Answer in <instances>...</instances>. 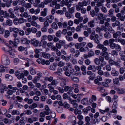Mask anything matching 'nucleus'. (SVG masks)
<instances>
[{
	"mask_svg": "<svg viewBox=\"0 0 125 125\" xmlns=\"http://www.w3.org/2000/svg\"><path fill=\"white\" fill-rule=\"evenodd\" d=\"M57 83L56 81L55 80H53L51 82L50 84H50L51 86V85H56Z\"/></svg>",
	"mask_w": 125,
	"mask_h": 125,
	"instance_id": "5fc2aeb1",
	"label": "nucleus"
},
{
	"mask_svg": "<svg viewBox=\"0 0 125 125\" xmlns=\"http://www.w3.org/2000/svg\"><path fill=\"white\" fill-rule=\"evenodd\" d=\"M10 33L8 30H6L5 32V34L4 35V37L5 38H7L9 36Z\"/></svg>",
	"mask_w": 125,
	"mask_h": 125,
	"instance_id": "c85d7f7f",
	"label": "nucleus"
},
{
	"mask_svg": "<svg viewBox=\"0 0 125 125\" xmlns=\"http://www.w3.org/2000/svg\"><path fill=\"white\" fill-rule=\"evenodd\" d=\"M117 41L118 42L121 43V44L123 45L125 44V40L122 39L121 38H118L117 39Z\"/></svg>",
	"mask_w": 125,
	"mask_h": 125,
	"instance_id": "412c9836",
	"label": "nucleus"
},
{
	"mask_svg": "<svg viewBox=\"0 0 125 125\" xmlns=\"http://www.w3.org/2000/svg\"><path fill=\"white\" fill-rule=\"evenodd\" d=\"M104 18V14L102 13H99L97 16V18L98 20L103 19Z\"/></svg>",
	"mask_w": 125,
	"mask_h": 125,
	"instance_id": "09e8293b",
	"label": "nucleus"
},
{
	"mask_svg": "<svg viewBox=\"0 0 125 125\" xmlns=\"http://www.w3.org/2000/svg\"><path fill=\"white\" fill-rule=\"evenodd\" d=\"M115 41V39L113 38L110 39L109 40V45L114 43V42Z\"/></svg>",
	"mask_w": 125,
	"mask_h": 125,
	"instance_id": "680f3d73",
	"label": "nucleus"
},
{
	"mask_svg": "<svg viewBox=\"0 0 125 125\" xmlns=\"http://www.w3.org/2000/svg\"><path fill=\"white\" fill-rule=\"evenodd\" d=\"M2 64L5 65H7L10 64V62L8 57L7 56H5L2 60Z\"/></svg>",
	"mask_w": 125,
	"mask_h": 125,
	"instance_id": "f03ea898",
	"label": "nucleus"
},
{
	"mask_svg": "<svg viewBox=\"0 0 125 125\" xmlns=\"http://www.w3.org/2000/svg\"><path fill=\"white\" fill-rule=\"evenodd\" d=\"M121 35V32L120 31H117L113 33V37L114 38L116 39L118 37H120Z\"/></svg>",
	"mask_w": 125,
	"mask_h": 125,
	"instance_id": "9b49d317",
	"label": "nucleus"
},
{
	"mask_svg": "<svg viewBox=\"0 0 125 125\" xmlns=\"http://www.w3.org/2000/svg\"><path fill=\"white\" fill-rule=\"evenodd\" d=\"M47 9L46 8H44V10L42 11L41 12V15L43 16H45L46 15V12L47 11Z\"/></svg>",
	"mask_w": 125,
	"mask_h": 125,
	"instance_id": "393cba45",
	"label": "nucleus"
},
{
	"mask_svg": "<svg viewBox=\"0 0 125 125\" xmlns=\"http://www.w3.org/2000/svg\"><path fill=\"white\" fill-rule=\"evenodd\" d=\"M34 51L35 53L34 55V57L36 58H38L39 57V51L36 49H35Z\"/></svg>",
	"mask_w": 125,
	"mask_h": 125,
	"instance_id": "5701e85b",
	"label": "nucleus"
},
{
	"mask_svg": "<svg viewBox=\"0 0 125 125\" xmlns=\"http://www.w3.org/2000/svg\"><path fill=\"white\" fill-rule=\"evenodd\" d=\"M7 24L9 26H11L12 24V21L10 19H8L6 21Z\"/></svg>",
	"mask_w": 125,
	"mask_h": 125,
	"instance_id": "7c9ffc66",
	"label": "nucleus"
},
{
	"mask_svg": "<svg viewBox=\"0 0 125 125\" xmlns=\"http://www.w3.org/2000/svg\"><path fill=\"white\" fill-rule=\"evenodd\" d=\"M99 114L98 112H96L94 115V117L95 119L94 120V121L95 122V121L96 120V121L97 120V118L99 116Z\"/></svg>",
	"mask_w": 125,
	"mask_h": 125,
	"instance_id": "c03bdc74",
	"label": "nucleus"
},
{
	"mask_svg": "<svg viewBox=\"0 0 125 125\" xmlns=\"http://www.w3.org/2000/svg\"><path fill=\"white\" fill-rule=\"evenodd\" d=\"M18 20L19 23L20 24H21L23 23L26 20L25 19H24L22 18H19V19H18Z\"/></svg>",
	"mask_w": 125,
	"mask_h": 125,
	"instance_id": "f704fd0d",
	"label": "nucleus"
},
{
	"mask_svg": "<svg viewBox=\"0 0 125 125\" xmlns=\"http://www.w3.org/2000/svg\"><path fill=\"white\" fill-rule=\"evenodd\" d=\"M64 3L65 5L67 6L69 3L68 1V0H66L65 1L63 0L60 3L61 5L62 6L64 5Z\"/></svg>",
	"mask_w": 125,
	"mask_h": 125,
	"instance_id": "f3484780",
	"label": "nucleus"
},
{
	"mask_svg": "<svg viewBox=\"0 0 125 125\" xmlns=\"http://www.w3.org/2000/svg\"><path fill=\"white\" fill-rule=\"evenodd\" d=\"M87 69L88 70H92L94 72H95L96 71V67L94 65H89Z\"/></svg>",
	"mask_w": 125,
	"mask_h": 125,
	"instance_id": "f8f14e48",
	"label": "nucleus"
},
{
	"mask_svg": "<svg viewBox=\"0 0 125 125\" xmlns=\"http://www.w3.org/2000/svg\"><path fill=\"white\" fill-rule=\"evenodd\" d=\"M101 10L104 13H106L107 11L106 8L104 6H102L101 7Z\"/></svg>",
	"mask_w": 125,
	"mask_h": 125,
	"instance_id": "0e129e2a",
	"label": "nucleus"
},
{
	"mask_svg": "<svg viewBox=\"0 0 125 125\" xmlns=\"http://www.w3.org/2000/svg\"><path fill=\"white\" fill-rule=\"evenodd\" d=\"M64 63L63 62L61 61L60 62L58 63V65L60 67H62L64 65Z\"/></svg>",
	"mask_w": 125,
	"mask_h": 125,
	"instance_id": "338daca9",
	"label": "nucleus"
},
{
	"mask_svg": "<svg viewBox=\"0 0 125 125\" xmlns=\"http://www.w3.org/2000/svg\"><path fill=\"white\" fill-rule=\"evenodd\" d=\"M106 70L107 71H110L111 70V67L109 64L106 65L105 66Z\"/></svg>",
	"mask_w": 125,
	"mask_h": 125,
	"instance_id": "bf43d9fd",
	"label": "nucleus"
},
{
	"mask_svg": "<svg viewBox=\"0 0 125 125\" xmlns=\"http://www.w3.org/2000/svg\"><path fill=\"white\" fill-rule=\"evenodd\" d=\"M63 106L65 108H68L70 107V105L66 102H65L63 104Z\"/></svg>",
	"mask_w": 125,
	"mask_h": 125,
	"instance_id": "a19ab883",
	"label": "nucleus"
},
{
	"mask_svg": "<svg viewBox=\"0 0 125 125\" xmlns=\"http://www.w3.org/2000/svg\"><path fill=\"white\" fill-rule=\"evenodd\" d=\"M105 2L104 0H100L97 3L96 5L98 6H101L103 5V3Z\"/></svg>",
	"mask_w": 125,
	"mask_h": 125,
	"instance_id": "6ab92c4d",
	"label": "nucleus"
},
{
	"mask_svg": "<svg viewBox=\"0 0 125 125\" xmlns=\"http://www.w3.org/2000/svg\"><path fill=\"white\" fill-rule=\"evenodd\" d=\"M47 20L50 23H52L54 19V17L52 15H50L46 17Z\"/></svg>",
	"mask_w": 125,
	"mask_h": 125,
	"instance_id": "9d476101",
	"label": "nucleus"
},
{
	"mask_svg": "<svg viewBox=\"0 0 125 125\" xmlns=\"http://www.w3.org/2000/svg\"><path fill=\"white\" fill-rule=\"evenodd\" d=\"M19 42V40L18 39L15 38L14 39V41L13 42V44L15 47H17L18 44Z\"/></svg>",
	"mask_w": 125,
	"mask_h": 125,
	"instance_id": "2eb2a0df",
	"label": "nucleus"
},
{
	"mask_svg": "<svg viewBox=\"0 0 125 125\" xmlns=\"http://www.w3.org/2000/svg\"><path fill=\"white\" fill-rule=\"evenodd\" d=\"M115 48L116 50V51L118 52L120 51L121 50V48L120 46L118 44H116Z\"/></svg>",
	"mask_w": 125,
	"mask_h": 125,
	"instance_id": "c756f323",
	"label": "nucleus"
},
{
	"mask_svg": "<svg viewBox=\"0 0 125 125\" xmlns=\"http://www.w3.org/2000/svg\"><path fill=\"white\" fill-rule=\"evenodd\" d=\"M30 42L31 44L36 47L38 46L39 42L38 41L36 40L35 38H34L31 40Z\"/></svg>",
	"mask_w": 125,
	"mask_h": 125,
	"instance_id": "20e7f679",
	"label": "nucleus"
},
{
	"mask_svg": "<svg viewBox=\"0 0 125 125\" xmlns=\"http://www.w3.org/2000/svg\"><path fill=\"white\" fill-rule=\"evenodd\" d=\"M38 73L37 75H38ZM39 80V76L38 75L37 76H35L34 78L32 80V81L34 83H36Z\"/></svg>",
	"mask_w": 125,
	"mask_h": 125,
	"instance_id": "cd10ccee",
	"label": "nucleus"
},
{
	"mask_svg": "<svg viewBox=\"0 0 125 125\" xmlns=\"http://www.w3.org/2000/svg\"><path fill=\"white\" fill-rule=\"evenodd\" d=\"M21 42L23 44L28 45L30 42V41L26 38H22L21 40Z\"/></svg>",
	"mask_w": 125,
	"mask_h": 125,
	"instance_id": "0eeeda50",
	"label": "nucleus"
},
{
	"mask_svg": "<svg viewBox=\"0 0 125 125\" xmlns=\"http://www.w3.org/2000/svg\"><path fill=\"white\" fill-rule=\"evenodd\" d=\"M114 10L112 9H111L109 11L108 15L110 16H112L113 14Z\"/></svg>",
	"mask_w": 125,
	"mask_h": 125,
	"instance_id": "72a5a7b5",
	"label": "nucleus"
},
{
	"mask_svg": "<svg viewBox=\"0 0 125 125\" xmlns=\"http://www.w3.org/2000/svg\"><path fill=\"white\" fill-rule=\"evenodd\" d=\"M47 42L44 40H41V42L40 43V46L42 45L43 47L45 48Z\"/></svg>",
	"mask_w": 125,
	"mask_h": 125,
	"instance_id": "dca6fc26",
	"label": "nucleus"
},
{
	"mask_svg": "<svg viewBox=\"0 0 125 125\" xmlns=\"http://www.w3.org/2000/svg\"><path fill=\"white\" fill-rule=\"evenodd\" d=\"M52 27L53 29H57L58 28V26L57 24L54 22L52 23Z\"/></svg>",
	"mask_w": 125,
	"mask_h": 125,
	"instance_id": "4c0bfd02",
	"label": "nucleus"
},
{
	"mask_svg": "<svg viewBox=\"0 0 125 125\" xmlns=\"http://www.w3.org/2000/svg\"><path fill=\"white\" fill-rule=\"evenodd\" d=\"M11 114L13 115H19L20 114L19 112L18 111L16 110H13Z\"/></svg>",
	"mask_w": 125,
	"mask_h": 125,
	"instance_id": "ea45409f",
	"label": "nucleus"
},
{
	"mask_svg": "<svg viewBox=\"0 0 125 125\" xmlns=\"http://www.w3.org/2000/svg\"><path fill=\"white\" fill-rule=\"evenodd\" d=\"M99 47V49L102 50L101 55L102 56H104L105 59L106 60H110V57L108 55V52H107V49L105 46H104L103 45L101 46H100Z\"/></svg>",
	"mask_w": 125,
	"mask_h": 125,
	"instance_id": "f257e3e1",
	"label": "nucleus"
},
{
	"mask_svg": "<svg viewBox=\"0 0 125 125\" xmlns=\"http://www.w3.org/2000/svg\"><path fill=\"white\" fill-rule=\"evenodd\" d=\"M74 7H72L68 9V11L71 14H72L74 12Z\"/></svg>",
	"mask_w": 125,
	"mask_h": 125,
	"instance_id": "603ef678",
	"label": "nucleus"
},
{
	"mask_svg": "<svg viewBox=\"0 0 125 125\" xmlns=\"http://www.w3.org/2000/svg\"><path fill=\"white\" fill-rule=\"evenodd\" d=\"M104 37L106 38H109L111 37V35L109 34V32H106L104 34Z\"/></svg>",
	"mask_w": 125,
	"mask_h": 125,
	"instance_id": "8fccbe9b",
	"label": "nucleus"
},
{
	"mask_svg": "<svg viewBox=\"0 0 125 125\" xmlns=\"http://www.w3.org/2000/svg\"><path fill=\"white\" fill-rule=\"evenodd\" d=\"M3 16L4 18L8 19L10 17V14L9 13H8L6 11H5L3 15Z\"/></svg>",
	"mask_w": 125,
	"mask_h": 125,
	"instance_id": "b1692460",
	"label": "nucleus"
},
{
	"mask_svg": "<svg viewBox=\"0 0 125 125\" xmlns=\"http://www.w3.org/2000/svg\"><path fill=\"white\" fill-rule=\"evenodd\" d=\"M114 83L115 84L119 85L120 84L119 83V80L118 78H115L113 79Z\"/></svg>",
	"mask_w": 125,
	"mask_h": 125,
	"instance_id": "bb28decb",
	"label": "nucleus"
},
{
	"mask_svg": "<svg viewBox=\"0 0 125 125\" xmlns=\"http://www.w3.org/2000/svg\"><path fill=\"white\" fill-rule=\"evenodd\" d=\"M66 84V83L65 81H62L60 83V86L62 87H64Z\"/></svg>",
	"mask_w": 125,
	"mask_h": 125,
	"instance_id": "e2e57ef3",
	"label": "nucleus"
},
{
	"mask_svg": "<svg viewBox=\"0 0 125 125\" xmlns=\"http://www.w3.org/2000/svg\"><path fill=\"white\" fill-rule=\"evenodd\" d=\"M73 87L72 88H71V90H70L68 91V92H67V94L71 96L72 95V94H73Z\"/></svg>",
	"mask_w": 125,
	"mask_h": 125,
	"instance_id": "13d9d810",
	"label": "nucleus"
},
{
	"mask_svg": "<svg viewBox=\"0 0 125 125\" xmlns=\"http://www.w3.org/2000/svg\"><path fill=\"white\" fill-rule=\"evenodd\" d=\"M114 89L117 91V93L119 94H122L125 93L124 90L122 88H117L116 87H114Z\"/></svg>",
	"mask_w": 125,
	"mask_h": 125,
	"instance_id": "423d86ee",
	"label": "nucleus"
},
{
	"mask_svg": "<svg viewBox=\"0 0 125 125\" xmlns=\"http://www.w3.org/2000/svg\"><path fill=\"white\" fill-rule=\"evenodd\" d=\"M42 56L44 58L48 59L50 57V55L48 53H46L45 52H42Z\"/></svg>",
	"mask_w": 125,
	"mask_h": 125,
	"instance_id": "aec40b11",
	"label": "nucleus"
},
{
	"mask_svg": "<svg viewBox=\"0 0 125 125\" xmlns=\"http://www.w3.org/2000/svg\"><path fill=\"white\" fill-rule=\"evenodd\" d=\"M66 16L68 19H70L72 17V15L70 14L68 12H66L65 13Z\"/></svg>",
	"mask_w": 125,
	"mask_h": 125,
	"instance_id": "de8ad7c7",
	"label": "nucleus"
},
{
	"mask_svg": "<svg viewBox=\"0 0 125 125\" xmlns=\"http://www.w3.org/2000/svg\"><path fill=\"white\" fill-rule=\"evenodd\" d=\"M77 101L75 100H73L70 103L73 104V107L74 108H77L78 106V104L76 103Z\"/></svg>",
	"mask_w": 125,
	"mask_h": 125,
	"instance_id": "ddd939ff",
	"label": "nucleus"
},
{
	"mask_svg": "<svg viewBox=\"0 0 125 125\" xmlns=\"http://www.w3.org/2000/svg\"><path fill=\"white\" fill-rule=\"evenodd\" d=\"M90 14L92 17H94L95 15L94 10H91L90 11Z\"/></svg>",
	"mask_w": 125,
	"mask_h": 125,
	"instance_id": "6e6d98bb",
	"label": "nucleus"
},
{
	"mask_svg": "<svg viewBox=\"0 0 125 125\" xmlns=\"http://www.w3.org/2000/svg\"><path fill=\"white\" fill-rule=\"evenodd\" d=\"M95 39H94V42L98 44V45L96 47V48H97L99 49V47H100V46H101V45H103H103L101 44H99L100 42L99 41L98 39V38H99V35L97 34H96L95 35Z\"/></svg>",
	"mask_w": 125,
	"mask_h": 125,
	"instance_id": "7ed1b4c3",
	"label": "nucleus"
},
{
	"mask_svg": "<svg viewBox=\"0 0 125 125\" xmlns=\"http://www.w3.org/2000/svg\"><path fill=\"white\" fill-rule=\"evenodd\" d=\"M109 64L111 65H115L118 67H120L119 64L117 62H115L112 59H110L108 61Z\"/></svg>",
	"mask_w": 125,
	"mask_h": 125,
	"instance_id": "39448f33",
	"label": "nucleus"
},
{
	"mask_svg": "<svg viewBox=\"0 0 125 125\" xmlns=\"http://www.w3.org/2000/svg\"><path fill=\"white\" fill-rule=\"evenodd\" d=\"M87 99L86 98H84L82 100L81 103L82 104H86L87 103Z\"/></svg>",
	"mask_w": 125,
	"mask_h": 125,
	"instance_id": "864d4df0",
	"label": "nucleus"
},
{
	"mask_svg": "<svg viewBox=\"0 0 125 125\" xmlns=\"http://www.w3.org/2000/svg\"><path fill=\"white\" fill-rule=\"evenodd\" d=\"M62 33L61 31L59 30L56 32L55 35L57 37L60 38L61 37Z\"/></svg>",
	"mask_w": 125,
	"mask_h": 125,
	"instance_id": "c9c22d12",
	"label": "nucleus"
},
{
	"mask_svg": "<svg viewBox=\"0 0 125 125\" xmlns=\"http://www.w3.org/2000/svg\"><path fill=\"white\" fill-rule=\"evenodd\" d=\"M24 76V73H21L17 77L19 79H20L23 77Z\"/></svg>",
	"mask_w": 125,
	"mask_h": 125,
	"instance_id": "a18cd8bd",
	"label": "nucleus"
},
{
	"mask_svg": "<svg viewBox=\"0 0 125 125\" xmlns=\"http://www.w3.org/2000/svg\"><path fill=\"white\" fill-rule=\"evenodd\" d=\"M73 87L71 86H65L64 87V90L65 92H67L70 90H71Z\"/></svg>",
	"mask_w": 125,
	"mask_h": 125,
	"instance_id": "49530a36",
	"label": "nucleus"
},
{
	"mask_svg": "<svg viewBox=\"0 0 125 125\" xmlns=\"http://www.w3.org/2000/svg\"><path fill=\"white\" fill-rule=\"evenodd\" d=\"M53 77L52 76L50 77H46L45 79L46 81L48 80V81L51 82L53 80Z\"/></svg>",
	"mask_w": 125,
	"mask_h": 125,
	"instance_id": "37998d69",
	"label": "nucleus"
},
{
	"mask_svg": "<svg viewBox=\"0 0 125 125\" xmlns=\"http://www.w3.org/2000/svg\"><path fill=\"white\" fill-rule=\"evenodd\" d=\"M55 45L58 49H60L61 48L62 46V45L60 43H59V42L56 43Z\"/></svg>",
	"mask_w": 125,
	"mask_h": 125,
	"instance_id": "774afa93",
	"label": "nucleus"
},
{
	"mask_svg": "<svg viewBox=\"0 0 125 125\" xmlns=\"http://www.w3.org/2000/svg\"><path fill=\"white\" fill-rule=\"evenodd\" d=\"M88 54L89 57H91L94 54V52L93 51L89 52L88 53Z\"/></svg>",
	"mask_w": 125,
	"mask_h": 125,
	"instance_id": "052dcab7",
	"label": "nucleus"
},
{
	"mask_svg": "<svg viewBox=\"0 0 125 125\" xmlns=\"http://www.w3.org/2000/svg\"><path fill=\"white\" fill-rule=\"evenodd\" d=\"M94 21H95L94 20L90 21L88 23V26L91 28L94 27Z\"/></svg>",
	"mask_w": 125,
	"mask_h": 125,
	"instance_id": "4468645a",
	"label": "nucleus"
},
{
	"mask_svg": "<svg viewBox=\"0 0 125 125\" xmlns=\"http://www.w3.org/2000/svg\"><path fill=\"white\" fill-rule=\"evenodd\" d=\"M111 54L114 56H117L118 55V52L115 50H113L111 52Z\"/></svg>",
	"mask_w": 125,
	"mask_h": 125,
	"instance_id": "473e14b6",
	"label": "nucleus"
},
{
	"mask_svg": "<svg viewBox=\"0 0 125 125\" xmlns=\"http://www.w3.org/2000/svg\"><path fill=\"white\" fill-rule=\"evenodd\" d=\"M24 7L26 9L30 8H31V4L28 3H25Z\"/></svg>",
	"mask_w": 125,
	"mask_h": 125,
	"instance_id": "e433bc0d",
	"label": "nucleus"
},
{
	"mask_svg": "<svg viewBox=\"0 0 125 125\" xmlns=\"http://www.w3.org/2000/svg\"><path fill=\"white\" fill-rule=\"evenodd\" d=\"M111 74L114 76H117L118 75L119 73L118 71H116L114 68H112L111 72Z\"/></svg>",
	"mask_w": 125,
	"mask_h": 125,
	"instance_id": "1a4fd4ad",
	"label": "nucleus"
},
{
	"mask_svg": "<svg viewBox=\"0 0 125 125\" xmlns=\"http://www.w3.org/2000/svg\"><path fill=\"white\" fill-rule=\"evenodd\" d=\"M47 86L49 88V91L51 93L54 90L53 87L51 86L50 84H48Z\"/></svg>",
	"mask_w": 125,
	"mask_h": 125,
	"instance_id": "79ce46f5",
	"label": "nucleus"
},
{
	"mask_svg": "<svg viewBox=\"0 0 125 125\" xmlns=\"http://www.w3.org/2000/svg\"><path fill=\"white\" fill-rule=\"evenodd\" d=\"M35 2L34 3V6L35 7H37L39 6V0H35Z\"/></svg>",
	"mask_w": 125,
	"mask_h": 125,
	"instance_id": "3c124183",
	"label": "nucleus"
},
{
	"mask_svg": "<svg viewBox=\"0 0 125 125\" xmlns=\"http://www.w3.org/2000/svg\"><path fill=\"white\" fill-rule=\"evenodd\" d=\"M9 31L10 32L13 31L14 33H18L19 30L16 27H10L9 28Z\"/></svg>",
	"mask_w": 125,
	"mask_h": 125,
	"instance_id": "6e6552de",
	"label": "nucleus"
},
{
	"mask_svg": "<svg viewBox=\"0 0 125 125\" xmlns=\"http://www.w3.org/2000/svg\"><path fill=\"white\" fill-rule=\"evenodd\" d=\"M75 52H76V53L74 55V56L76 58L78 57L80 55V52L78 50H77Z\"/></svg>",
	"mask_w": 125,
	"mask_h": 125,
	"instance_id": "69168bd1",
	"label": "nucleus"
},
{
	"mask_svg": "<svg viewBox=\"0 0 125 125\" xmlns=\"http://www.w3.org/2000/svg\"><path fill=\"white\" fill-rule=\"evenodd\" d=\"M94 62L96 65H99L100 64V61L99 58H95V59Z\"/></svg>",
	"mask_w": 125,
	"mask_h": 125,
	"instance_id": "58836bf2",
	"label": "nucleus"
},
{
	"mask_svg": "<svg viewBox=\"0 0 125 125\" xmlns=\"http://www.w3.org/2000/svg\"><path fill=\"white\" fill-rule=\"evenodd\" d=\"M81 111L78 110L77 108L75 109L74 110V113L76 115L81 114Z\"/></svg>",
	"mask_w": 125,
	"mask_h": 125,
	"instance_id": "2f4dec72",
	"label": "nucleus"
},
{
	"mask_svg": "<svg viewBox=\"0 0 125 125\" xmlns=\"http://www.w3.org/2000/svg\"><path fill=\"white\" fill-rule=\"evenodd\" d=\"M51 50L52 51H53L54 52H55L58 50V49L56 46H52L51 48Z\"/></svg>",
	"mask_w": 125,
	"mask_h": 125,
	"instance_id": "4d7b16f0",
	"label": "nucleus"
},
{
	"mask_svg": "<svg viewBox=\"0 0 125 125\" xmlns=\"http://www.w3.org/2000/svg\"><path fill=\"white\" fill-rule=\"evenodd\" d=\"M5 78L7 81H10L13 79L12 76L8 74L6 75Z\"/></svg>",
	"mask_w": 125,
	"mask_h": 125,
	"instance_id": "a211bd4d",
	"label": "nucleus"
},
{
	"mask_svg": "<svg viewBox=\"0 0 125 125\" xmlns=\"http://www.w3.org/2000/svg\"><path fill=\"white\" fill-rule=\"evenodd\" d=\"M49 1H50L51 2H52V3H51L50 4V6L52 7H53L54 5L57 4V1L56 0L52 1V0H49Z\"/></svg>",
	"mask_w": 125,
	"mask_h": 125,
	"instance_id": "4be33fe9",
	"label": "nucleus"
},
{
	"mask_svg": "<svg viewBox=\"0 0 125 125\" xmlns=\"http://www.w3.org/2000/svg\"><path fill=\"white\" fill-rule=\"evenodd\" d=\"M18 57L19 58L22 59L23 60H26L27 61H30V60L28 58H25V57H24L21 55H18Z\"/></svg>",
	"mask_w": 125,
	"mask_h": 125,
	"instance_id": "a878e982",
	"label": "nucleus"
}]
</instances>
